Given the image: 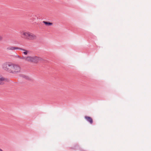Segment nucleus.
<instances>
[{
  "label": "nucleus",
  "mask_w": 151,
  "mask_h": 151,
  "mask_svg": "<svg viewBox=\"0 0 151 151\" xmlns=\"http://www.w3.org/2000/svg\"><path fill=\"white\" fill-rule=\"evenodd\" d=\"M31 33V32L28 31H22L20 32V34L22 35V37L28 40Z\"/></svg>",
  "instance_id": "obj_4"
},
{
  "label": "nucleus",
  "mask_w": 151,
  "mask_h": 151,
  "mask_svg": "<svg viewBox=\"0 0 151 151\" xmlns=\"http://www.w3.org/2000/svg\"><path fill=\"white\" fill-rule=\"evenodd\" d=\"M25 60L28 61H30L37 63L39 61L42 60V59L38 57L37 56L32 57L27 56L24 58Z\"/></svg>",
  "instance_id": "obj_1"
},
{
  "label": "nucleus",
  "mask_w": 151,
  "mask_h": 151,
  "mask_svg": "<svg viewBox=\"0 0 151 151\" xmlns=\"http://www.w3.org/2000/svg\"><path fill=\"white\" fill-rule=\"evenodd\" d=\"M0 151H3L0 148Z\"/></svg>",
  "instance_id": "obj_13"
},
{
  "label": "nucleus",
  "mask_w": 151,
  "mask_h": 151,
  "mask_svg": "<svg viewBox=\"0 0 151 151\" xmlns=\"http://www.w3.org/2000/svg\"><path fill=\"white\" fill-rule=\"evenodd\" d=\"M4 81L5 79L3 78L0 77V85L3 84Z\"/></svg>",
  "instance_id": "obj_10"
},
{
  "label": "nucleus",
  "mask_w": 151,
  "mask_h": 151,
  "mask_svg": "<svg viewBox=\"0 0 151 151\" xmlns=\"http://www.w3.org/2000/svg\"><path fill=\"white\" fill-rule=\"evenodd\" d=\"M43 23L45 24L47 26H51L52 24V23L51 22H48L45 21H43Z\"/></svg>",
  "instance_id": "obj_9"
},
{
  "label": "nucleus",
  "mask_w": 151,
  "mask_h": 151,
  "mask_svg": "<svg viewBox=\"0 0 151 151\" xmlns=\"http://www.w3.org/2000/svg\"><path fill=\"white\" fill-rule=\"evenodd\" d=\"M19 50L23 51L24 52L23 53L25 55H27L29 52V51L28 50H27L25 49H22L19 47Z\"/></svg>",
  "instance_id": "obj_7"
},
{
  "label": "nucleus",
  "mask_w": 151,
  "mask_h": 151,
  "mask_svg": "<svg viewBox=\"0 0 151 151\" xmlns=\"http://www.w3.org/2000/svg\"><path fill=\"white\" fill-rule=\"evenodd\" d=\"M21 70V67L17 64L12 63L10 73H19Z\"/></svg>",
  "instance_id": "obj_2"
},
{
  "label": "nucleus",
  "mask_w": 151,
  "mask_h": 151,
  "mask_svg": "<svg viewBox=\"0 0 151 151\" xmlns=\"http://www.w3.org/2000/svg\"><path fill=\"white\" fill-rule=\"evenodd\" d=\"M12 63L10 62H6L4 63L2 65V68L4 70L10 73Z\"/></svg>",
  "instance_id": "obj_3"
},
{
  "label": "nucleus",
  "mask_w": 151,
  "mask_h": 151,
  "mask_svg": "<svg viewBox=\"0 0 151 151\" xmlns=\"http://www.w3.org/2000/svg\"><path fill=\"white\" fill-rule=\"evenodd\" d=\"M2 37L1 35H0V41L1 40H2Z\"/></svg>",
  "instance_id": "obj_12"
},
{
  "label": "nucleus",
  "mask_w": 151,
  "mask_h": 151,
  "mask_svg": "<svg viewBox=\"0 0 151 151\" xmlns=\"http://www.w3.org/2000/svg\"><path fill=\"white\" fill-rule=\"evenodd\" d=\"M19 47L13 46H10L6 48V49L7 50H19Z\"/></svg>",
  "instance_id": "obj_6"
},
{
  "label": "nucleus",
  "mask_w": 151,
  "mask_h": 151,
  "mask_svg": "<svg viewBox=\"0 0 151 151\" xmlns=\"http://www.w3.org/2000/svg\"><path fill=\"white\" fill-rule=\"evenodd\" d=\"M85 117L86 120L89 122L90 124H91L92 123L93 120L91 118L87 116H85Z\"/></svg>",
  "instance_id": "obj_8"
},
{
  "label": "nucleus",
  "mask_w": 151,
  "mask_h": 151,
  "mask_svg": "<svg viewBox=\"0 0 151 151\" xmlns=\"http://www.w3.org/2000/svg\"><path fill=\"white\" fill-rule=\"evenodd\" d=\"M16 57L17 58H19L21 59H23L24 60H25V59L24 58H25V57H22L18 55H17L16 56Z\"/></svg>",
  "instance_id": "obj_11"
},
{
  "label": "nucleus",
  "mask_w": 151,
  "mask_h": 151,
  "mask_svg": "<svg viewBox=\"0 0 151 151\" xmlns=\"http://www.w3.org/2000/svg\"><path fill=\"white\" fill-rule=\"evenodd\" d=\"M37 38V36L31 32L28 40H36Z\"/></svg>",
  "instance_id": "obj_5"
}]
</instances>
